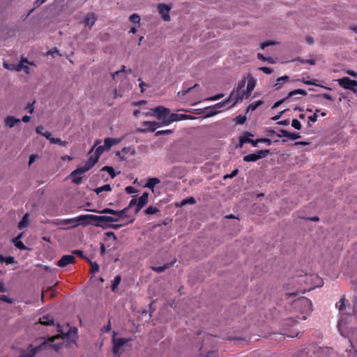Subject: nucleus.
Here are the masks:
<instances>
[{
    "mask_svg": "<svg viewBox=\"0 0 357 357\" xmlns=\"http://www.w3.org/2000/svg\"><path fill=\"white\" fill-rule=\"evenodd\" d=\"M79 225L83 227L88 225H93L97 227L96 224H101V222H108L114 220L112 218H108V215H80L77 216Z\"/></svg>",
    "mask_w": 357,
    "mask_h": 357,
    "instance_id": "f257e3e1",
    "label": "nucleus"
},
{
    "mask_svg": "<svg viewBox=\"0 0 357 357\" xmlns=\"http://www.w3.org/2000/svg\"><path fill=\"white\" fill-rule=\"evenodd\" d=\"M128 208L126 207L122 210L116 211L114 210L112 208H105L102 209V211H98L96 209H88V211L94 212V213H109L114 215H118V218L112 217L114 220H112L111 222H118L121 220H123L126 218H128V215L126 214L128 211ZM108 218H111V216H108Z\"/></svg>",
    "mask_w": 357,
    "mask_h": 357,
    "instance_id": "f03ea898",
    "label": "nucleus"
},
{
    "mask_svg": "<svg viewBox=\"0 0 357 357\" xmlns=\"http://www.w3.org/2000/svg\"><path fill=\"white\" fill-rule=\"evenodd\" d=\"M151 111L155 114V116L158 120H161L162 123H160L165 126L169 125L170 123H167L168 118L171 116L170 109L162 106H158L151 109Z\"/></svg>",
    "mask_w": 357,
    "mask_h": 357,
    "instance_id": "7ed1b4c3",
    "label": "nucleus"
},
{
    "mask_svg": "<svg viewBox=\"0 0 357 357\" xmlns=\"http://www.w3.org/2000/svg\"><path fill=\"white\" fill-rule=\"evenodd\" d=\"M245 84H246V78L244 77L243 79L241 80V82H239V83L238 84V87L236 89V93L234 94V92L233 91L231 93L228 100L216 104L215 107L217 108L220 109L223 107H225L230 99H232L234 101L236 98H238V96H241L242 95L243 92H245V91H243V89L245 87Z\"/></svg>",
    "mask_w": 357,
    "mask_h": 357,
    "instance_id": "20e7f679",
    "label": "nucleus"
},
{
    "mask_svg": "<svg viewBox=\"0 0 357 357\" xmlns=\"http://www.w3.org/2000/svg\"><path fill=\"white\" fill-rule=\"evenodd\" d=\"M245 84H246V78L244 77L243 79L241 80V82H239V83L238 84V87L236 89V93L234 94V92L233 91L231 93L228 100L216 104L215 107L217 108L220 109L223 107H225L230 99H232L234 101L236 98H238V96H241L242 95L243 92H245V91H243V89L245 87Z\"/></svg>",
    "mask_w": 357,
    "mask_h": 357,
    "instance_id": "39448f33",
    "label": "nucleus"
},
{
    "mask_svg": "<svg viewBox=\"0 0 357 357\" xmlns=\"http://www.w3.org/2000/svg\"><path fill=\"white\" fill-rule=\"evenodd\" d=\"M248 79V84H247V89L246 91L243 92L242 95L241 96H238L234 100L233 105H235L238 102H241L243 101V99H248L252 91L254 90L255 86H256V80L254 77H252L251 75H249Z\"/></svg>",
    "mask_w": 357,
    "mask_h": 357,
    "instance_id": "423d86ee",
    "label": "nucleus"
},
{
    "mask_svg": "<svg viewBox=\"0 0 357 357\" xmlns=\"http://www.w3.org/2000/svg\"><path fill=\"white\" fill-rule=\"evenodd\" d=\"M54 225L61 226L64 229H69L76 227L79 225L77 216L73 218L56 220L52 222Z\"/></svg>",
    "mask_w": 357,
    "mask_h": 357,
    "instance_id": "0eeeda50",
    "label": "nucleus"
},
{
    "mask_svg": "<svg viewBox=\"0 0 357 357\" xmlns=\"http://www.w3.org/2000/svg\"><path fill=\"white\" fill-rule=\"evenodd\" d=\"M132 340V338H123V337H119V338H112V343H113V348H112V352L114 355L120 356L122 354V352H120V349L123 346H125L127 344L128 342H130Z\"/></svg>",
    "mask_w": 357,
    "mask_h": 357,
    "instance_id": "6e6552de",
    "label": "nucleus"
},
{
    "mask_svg": "<svg viewBox=\"0 0 357 357\" xmlns=\"http://www.w3.org/2000/svg\"><path fill=\"white\" fill-rule=\"evenodd\" d=\"M98 160L99 157L96 155L94 154L91 155L84 166L79 167L74 170V174L76 173H85L88 172L98 162Z\"/></svg>",
    "mask_w": 357,
    "mask_h": 357,
    "instance_id": "1a4fd4ad",
    "label": "nucleus"
},
{
    "mask_svg": "<svg viewBox=\"0 0 357 357\" xmlns=\"http://www.w3.org/2000/svg\"><path fill=\"white\" fill-rule=\"evenodd\" d=\"M337 82L339 85L345 89L352 91L353 92H356V87H357V81L351 79L348 77H344L340 79H337Z\"/></svg>",
    "mask_w": 357,
    "mask_h": 357,
    "instance_id": "9d476101",
    "label": "nucleus"
},
{
    "mask_svg": "<svg viewBox=\"0 0 357 357\" xmlns=\"http://www.w3.org/2000/svg\"><path fill=\"white\" fill-rule=\"evenodd\" d=\"M294 95H301V96H305L307 95V92H306V91H305L303 89H301L293 90V91H290L285 98L275 102V104L273 105L272 108L275 109V108L278 107L283 102L289 101V100L291 98H293V96Z\"/></svg>",
    "mask_w": 357,
    "mask_h": 357,
    "instance_id": "9b49d317",
    "label": "nucleus"
},
{
    "mask_svg": "<svg viewBox=\"0 0 357 357\" xmlns=\"http://www.w3.org/2000/svg\"><path fill=\"white\" fill-rule=\"evenodd\" d=\"M157 8L162 20L165 22H169L170 20L169 11L172 8V5L163 3H159Z\"/></svg>",
    "mask_w": 357,
    "mask_h": 357,
    "instance_id": "f8f14e48",
    "label": "nucleus"
},
{
    "mask_svg": "<svg viewBox=\"0 0 357 357\" xmlns=\"http://www.w3.org/2000/svg\"><path fill=\"white\" fill-rule=\"evenodd\" d=\"M252 136H253V135L249 132H245L243 134V135L242 137H241L239 139L238 146L242 147L245 143H249V144H251L252 145V146L257 147L258 146L257 139L256 140H253L250 138V137H252Z\"/></svg>",
    "mask_w": 357,
    "mask_h": 357,
    "instance_id": "ddd939ff",
    "label": "nucleus"
},
{
    "mask_svg": "<svg viewBox=\"0 0 357 357\" xmlns=\"http://www.w3.org/2000/svg\"><path fill=\"white\" fill-rule=\"evenodd\" d=\"M142 125L145 127L143 129H140V132H154L158 127L160 126V123H157L155 121H144L142 122Z\"/></svg>",
    "mask_w": 357,
    "mask_h": 357,
    "instance_id": "4468645a",
    "label": "nucleus"
},
{
    "mask_svg": "<svg viewBox=\"0 0 357 357\" xmlns=\"http://www.w3.org/2000/svg\"><path fill=\"white\" fill-rule=\"evenodd\" d=\"M75 258L72 255H63L57 262V266L59 267H66L68 264H74Z\"/></svg>",
    "mask_w": 357,
    "mask_h": 357,
    "instance_id": "2eb2a0df",
    "label": "nucleus"
},
{
    "mask_svg": "<svg viewBox=\"0 0 357 357\" xmlns=\"http://www.w3.org/2000/svg\"><path fill=\"white\" fill-rule=\"evenodd\" d=\"M149 194L144 192L139 199H137V207L135 208V214H137L144 206L148 204Z\"/></svg>",
    "mask_w": 357,
    "mask_h": 357,
    "instance_id": "dca6fc26",
    "label": "nucleus"
},
{
    "mask_svg": "<svg viewBox=\"0 0 357 357\" xmlns=\"http://www.w3.org/2000/svg\"><path fill=\"white\" fill-rule=\"evenodd\" d=\"M194 117L184 114H172L171 116H169L167 123H172L174 121H178L185 119H192Z\"/></svg>",
    "mask_w": 357,
    "mask_h": 357,
    "instance_id": "f3484780",
    "label": "nucleus"
},
{
    "mask_svg": "<svg viewBox=\"0 0 357 357\" xmlns=\"http://www.w3.org/2000/svg\"><path fill=\"white\" fill-rule=\"evenodd\" d=\"M97 20V16L94 13H88L83 21V23L86 26L91 29L96 23Z\"/></svg>",
    "mask_w": 357,
    "mask_h": 357,
    "instance_id": "a211bd4d",
    "label": "nucleus"
},
{
    "mask_svg": "<svg viewBox=\"0 0 357 357\" xmlns=\"http://www.w3.org/2000/svg\"><path fill=\"white\" fill-rule=\"evenodd\" d=\"M112 222H101V224H96L98 227H101L102 229H108L111 228L113 229H118L126 224H112Z\"/></svg>",
    "mask_w": 357,
    "mask_h": 357,
    "instance_id": "6ab92c4d",
    "label": "nucleus"
},
{
    "mask_svg": "<svg viewBox=\"0 0 357 357\" xmlns=\"http://www.w3.org/2000/svg\"><path fill=\"white\" fill-rule=\"evenodd\" d=\"M63 334L66 339L75 342L77 338V329L75 328H70L68 332Z\"/></svg>",
    "mask_w": 357,
    "mask_h": 357,
    "instance_id": "aec40b11",
    "label": "nucleus"
},
{
    "mask_svg": "<svg viewBox=\"0 0 357 357\" xmlns=\"http://www.w3.org/2000/svg\"><path fill=\"white\" fill-rule=\"evenodd\" d=\"M198 89L201 91L199 84H195L190 87L185 86V84H184L183 89L178 93V96H185L192 90L197 91Z\"/></svg>",
    "mask_w": 357,
    "mask_h": 357,
    "instance_id": "412c9836",
    "label": "nucleus"
},
{
    "mask_svg": "<svg viewBox=\"0 0 357 357\" xmlns=\"http://www.w3.org/2000/svg\"><path fill=\"white\" fill-rule=\"evenodd\" d=\"M176 262V260H174L169 263H166L163 266H152L151 267V269L153 271H154L155 272L158 273H162V272H164L166 269L170 268L171 266H172L174 263Z\"/></svg>",
    "mask_w": 357,
    "mask_h": 357,
    "instance_id": "4be33fe9",
    "label": "nucleus"
},
{
    "mask_svg": "<svg viewBox=\"0 0 357 357\" xmlns=\"http://www.w3.org/2000/svg\"><path fill=\"white\" fill-rule=\"evenodd\" d=\"M4 122L8 127L11 128L14 127L16 123H20V119H17L13 116H8L4 119Z\"/></svg>",
    "mask_w": 357,
    "mask_h": 357,
    "instance_id": "5701e85b",
    "label": "nucleus"
},
{
    "mask_svg": "<svg viewBox=\"0 0 357 357\" xmlns=\"http://www.w3.org/2000/svg\"><path fill=\"white\" fill-rule=\"evenodd\" d=\"M130 153L131 155H135V150H132L130 147H124L122 149L121 151L116 152V155H118L121 160H125V155Z\"/></svg>",
    "mask_w": 357,
    "mask_h": 357,
    "instance_id": "b1692460",
    "label": "nucleus"
},
{
    "mask_svg": "<svg viewBox=\"0 0 357 357\" xmlns=\"http://www.w3.org/2000/svg\"><path fill=\"white\" fill-rule=\"evenodd\" d=\"M40 323L45 326H52L54 324L52 317L49 314L40 318Z\"/></svg>",
    "mask_w": 357,
    "mask_h": 357,
    "instance_id": "393cba45",
    "label": "nucleus"
},
{
    "mask_svg": "<svg viewBox=\"0 0 357 357\" xmlns=\"http://www.w3.org/2000/svg\"><path fill=\"white\" fill-rule=\"evenodd\" d=\"M160 183V180L158 178L153 177L148 179L147 183L144 185L146 188L153 190L154 187Z\"/></svg>",
    "mask_w": 357,
    "mask_h": 357,
    "instance_id": "a878e982",
    "label": "nucleus"
},
{
    "mask_svg": "<svg viewBox=\"0 0 357 357\" xmlns=\"http://www.w3.org/2000/svg\"><path fill=\"white\" fill-rule=\"evenodd\" d=\"M296 305H303L307 307L309 310H311L312 303L310 299L302 297L296 301Z\"/></svg>",
    "mask_w": 357,
    "mask_h": 357,
    "instance_id": "bb28decb",
    "label": "nucleus"
},
{
    "mask_svg": "<svg viewBox=\"0 0 357 357\" xmlns=\"http://www.w3.org/2000/svg\"><path fill=\"white\" fill-rule=\"evenodd\" d=\"M74 171H73L69 175V177L72 178V181L75 184H79L82 183V177L81 176L82 174L84 173H76L74 174Z\"/></svg>",
    "mask_w": 357,
    "mask_h": 357,
    "instance_id": "cd10ccee",
    "label": "nucleus"
},
{
    "mask_svg": "<svg viewBox=\"0 0 357 357\" xmlns=\"http://www.w3.org/2000/svg\"><path fill=\"white\" fill-rule=\"evenodd\" d=\"M47 346V343L46 342H42L40 345L33 347L29 352H30L32 356L35 357L36 354L40 351V350L46 348Z\"/></svg>",
    "mask_w": 357,
    "mask_h": 357,
    "instance_id": "c85d7f7f",
    "label": "nucleus"
},
{
    "mask_svg": "<svg viewBox=\"0 0 357 357\" xmlns=\"http://www.w3.org/2000/svg\"><path fill=\"white\" fill-rule=\"evenodd\" d=\"M3 66L5 68L10 70L20 71L22 69V65L21 63H18L17 65H14V64H8L6 63H3Z\"/></svg>",
    "mask_w": 357,
    "mask_h": 357,
    "instance_id": "c756f323",
    "label": "nucleus"
},
{
    "mask_svg": "<svg viewBox=\"0 0 357 357\" xmlns=\"http://www.w3.org/2000/svg\"><path fill=\"white\" fill-rule=\"evenodd\" d=\"M264 104V101L261 100H258L256 102H252L248 105L247 107V111H255L258 107Z\"/></svg>",
    "mask_w": 357,
    "mask_h": 357,
    "instance_id": "7c9ffc66",
    "label": "nucleus"
},
{
    "mask_svg": "<svg viewBox=\"0 0 357 357\" xmlns=\"http://www.w3.org/2000/svg\"><path fill=\"white\" fill-rule=\"evenodd\" d=\"M13 243L15 247L22 250H26V247L24 244L20 240V236L13 239Z\"/></svg>",
    "mask_w": 357,
    "mask_h": 357,
    "instance_id": "2f4dec72",
    "label": "nucleus"
},
{
    "mask_svg": "<svg viewBox=\"0 0 357 357\" xmlns=\"http://www.w3.org/2000/svg\"><path fill=\"white\" fill-rule=\"evenodd\" d=\"M121 281V277L120 275H117L115 276L114 280L112 281V284L111 286V289L112 291H115L116 287L120 284Z\"/></svg>",
    "mask_w": 357,
    "mask_h": 357,
    "instance_id": "473e14b6",
    "label": "nucleus"
},
{
    "mask_svg": "<svg viewBox=\"0 0 357 357\" xmlns=\"http://www.w3.org/2000/svg\"><path fill=\"white\" fill-rule=\"evenodd\" d=\"M112 188L109 184H105L101 187L97 188L94 190V192L99 195L103 191H111Z\"/></svg>",
    "mask_w": 357,
    "mask_h": 357,
    "instance_id": "72a5a7b5",
    "label": "nucleus"
},
{
    "mask_svg": "<svg viewBox=\"0 0 357 357\" xmlns=\"http://www.w3.org/2000/svg\"><path fill=\"white\" fill-rule=\"evenodd\" d=\"M270 150L269 149H265V150H259L257 151L255 154L257 155V157L258 160L261 159L267 156L268 154H270Z\"/></svg>",
    "mask_w": 357,
    "mask_h": 357,
    "instance_id": "f704fd0d",
    "label": "nucleus"
},
{
    "mask_svg": "<svg viewBox=\"0 0 357 357\" xmlns=\"http://www.w3.org/2000/svg\"><path fill=\"white\" fill-rule=\"evenodd\" d=\"M27 217H28V214H25L24 215V217L22 218V219L20 221V222L18 223V228L20 229H24V227H26V225H28V219H27Z\"/></svg>",
    "mask_w": 357,
    "mask_h": 357,
    "instance_id": "c9c22d12",
    "label": "nucleus"
},
{
    "mask_svg": "<svg viewBox=\"0 0 357 357\" xmlns=\"http://www.w3.org/2000/svg\"><path fill=\"white\" fill-rule=\"evenodd\" d=\"M243 160L245 162H256L257 160H258V158L257 157V155L255 153L245 155L243 157Z\"/></svg>",
    "mask_w": 357,
    "mask_h": 357,
    "instance_id": "e433bc0d",
    "label": "nucleus"
},
{
    "mask_svg": "<svg viewBox=\"0 0 357 357\" xmlns=\"http://www.w3.org/2000/svg\"><path fill=\"white\" fill-rule=\"evenodd\" d=\"M101 171H105L108 172V174L111 176V178H113L116 176V173L114 172V169L112 167L110 166H105L101 169Z\"/></svg>",
    "mask_w": 357,
    "mask_h": 357,
    "instance_id": "4c0bfd02",
    "label": "nucleus"
},
{
    "mask_svg": "<svg viewBox=\"0 0 357 357\" xmlns=\"http://www.w3.org/2000/svg\"><path fill=\"white\" fill-rule=\"evenodd\" d=\"M50 143L54 144H59L62 146H66L68 144L66 141H62V140H61V139L55 138V137H53L52 139H50Z\"/></svg>",
    "mask_w": 357,
    "mask_h": 357,
    "instance_id": "58836bf2",
    "label": "nucleus"
},
{
    "mask_svg": "<svg viewBox=\"0 0 357 357\" xmlns=\"http://www.w3.org/2000/svg\"><path fill=\"white\" fill-rule=\"evenodd\" d=\"M159 211H160V210L157 207L150 206L144 211V213L146 215H153Z\"/></svg>",
    "mask_w": 357,
    "mask_h": 357,
    "instance_id": "ea45409f",
    "label": "nucleus"
},
{
    "mask_svg": "<svg viewBox=\"0 0 357 357\" xmlns=\"http://www.w3.org/2000/svg\"><path fill=\"white\" fill-rule=\"evenodd\" d=\"M89 263H90V265H91V273L92 274H95L96 273H97L98 271H99V265L97 262L96 261H89Z\"/></svg>",
    "mask_w": 357,
    "mask_h": 357,
    "instance_id": "a19ab883",
    "label": "nucleus"
},
{
    "mask_svg": "<svg viewBox=\"0 0 357 357\" xmlns=\"http://www.w3.org/2000/svg\"><path fill=\"white\" fill-rule=\"evenodd\" d=\"M195 202H196L195 199L193 197H188V198H186V199L182 200L181 202V206H185L188 204H195Z\"/></svg>",
    "mask_w": 357,
    "mask_h": 357,
    "instance_id": "79ce46f5",
    "label": "nucleus"
},
{
    "mask_svg": "<svg viewBox=\"0 0 357 357\" xmlns=\"http://www.w3.org/2000/svg\"><path fill=\"white\" fill-rule=\"evenodd\" d=\"M129 20L132 23L139 24L140 17L138 14L133 13L130 16Z\"/></svg>",
    "mask_w": 357,
    "mask_h": 357,
    "instance_id": "37998d69",
    "label": "nucleus"
},
{
    "mask_svg": "<svg viewBox=\"0 0 357 357\" xmlns=\"http://www.w3.org/2000/svg\"><path fill=\"white\" fill-rule=\"evenodd\" d=\"M105 151H107V150H106V149L105 148L104 145L103 146H98L96 149V151H95V155H96L97 156H98L100 158V156L105 152Z\"/></svg>",
    "mask_w": 357,
    "mask_h": 357,
    "instance_id": "c03bdc74",
    "label": "nucleus"
},
{
    "mask_svg": "<svg viewBox=\"0 0 357 357\" xmlns=\"http://www.w3.org/2000/svg\"><path fill=\"white\" fill-rule=\"evenodd\" d=\"M291 126L295 128L296 130H301V128H302V125L301 123V122L296 119H294L291 121Z\"/></svg>",
    "mask_w": 357,
    "mask_h": 357,
    "instance_id": "a18cd8bd",
    "label": "nucleus"
},
{
    "mask_svg": "<svg viewBox=\"0 0 357 357\" xmlns=\"http://www.w3.org/2000/svg\"><path fill=\"white\" fill-rule=\"evenodd\" d=\"M305 84H307V85H314V86H320V87H322V88H324V89H329V90L331 89V88L324 86H323L321 84H317L316 79H312V80H310V81H308V82H305Z\"/></svg>",
    "mask_w": 357,
    "mask_h": 357,
    "instance_id": "49530a36",
    "label": "nucleus"
},
{
    "mask_svg": "<svg viewBox=\"0 0 357 357\" xmlns=\"http://www.w3.org/2000/svg\"><path fill=\"white\" fill-rule=\"evenodd\" d=\"M112 146L113 145L111 142V137H107L104 139V146L106 150H107V151L110 150Z\"/></svg>",
    "mask_w": 357,
    "mask_h": 357,
    "instance_id": "de8ad7c7",
    "label": "nucleus"
},
{
    "mask_svg": "<svg viewBox=\"0 0 357 357\" xmlns=\"http://www.w3.org/2000/svg\"><path fill=\"white\" fill-rule=\"evenodd\" d=\"M296 60L303 64L308 63L310 65H314L316 63V61L314 59H303L298 58Z\"/></svg>",
    "mask_w": 357,
    "mask_h": 357,
    "instance_id": "09e8293b",
    "label": "nucleus"
},
{
    "mask_svg": "<svg viewBox=\"0 0 357 357\" xmlns=\"http://www.w3.org/2000/svg\"><path fill=\"white\" fill-rule=\"evenodd\" d=\"M313 96L317 97V98H324L329 100H334V98L328 93L317 94V95H314Z\"/></svg>",
    "mask_w": 357,
    "mask_h": 357,
    "instance_id": "8fccbe9b",
    "label": "nucleus"
},
{
    "mask_svg": "<svg viewBox=\"0 0 357 357\" xmlns=\"http://www.w3.org/2000/svg\"><path fill=\"white\" fill-rule=\"evenodd\" d=\"M288 138L291 140H295L301 138V135L298 132H289Z\"/></svg>",
    "mask_w": 357,
    "mask_h": 357,
    "instance_id": "3c124183",
    "label": "nucleus"
},
{
    "mask_svg": "<svg viewBox=\"0 0 357 357\" xmlns=\"http://www.w3.org/2000/svg\"><path fill=\"white\" fill-rule=\"evenodd\" d=\"M173 132L172 130H158L155 132V136H160L163 135H169Z\"/></svg>",
    "mask_w": 357,
    "mask_h": 357,
    "instance_id": "603ef678",
    "label": "nucleus"
},
{
    "mask_svg": "<svg viewBox=\"0 0 357 357\" xmlns=\"http://www.w3.org/2000/svg\"><path fill=\"white\" fill-rule=\"evenodd\" d=\"M137 196H133L132 199L130 200L128 206H127V208H128V209H130L132 207H133L134 206H135L137 207Z\"/></svg>",
    "mask_w": 357,
    "mask_h": 357,
    "instance_id": "864d4df0",
    "label": "nucleus"
},
{
    "mask_svg": "<svg viewBox=\"0 0 357 357\" xmlns=\"http://www.w3.org/2000/svg\"><path fill=\"white\" fill-rule=\"evenodd\" d=\"M0 301H4L7 303H13L14 300L6 295L0 296Z\"/></svg>",
    "mask_w": 357,
    "mask_h": 357,
    "instance_id": "5fc2aeb1",
    "label": "nucleus"
},
{
    "mask_svg": "<svg viewBox=\"0 0 357 357\" xmlns=\"http://www.w3.org/2000/svg\"><path fill=\"white\" fill-rule=\"evenodd\" d=\"M259 70L264 72V73L267 75H270L273 73V69L268 67H260L259 68Z\"/></svg>",
    "mask_w": 357,
    "mask_h": 357,
    "instance_id": "6e6d98bb",
    "label": "nucleus"
},
{
    "mask_svg": "<svg viewBox=\"0 0 357 357\" xmlns=\"http://www.w3.org/2000/svg\"><path fill=\"white\" fill-rule=\"evenodd\" d=\"M258 144L259 143H265L267 145H271L272 144V141L268 138H259L257 139Z\"/></svg>",
    "mask_w": 357,
    "mask_h": 357,
    "instance_id": "4d7b16f0",
    "label": "nucleus"
},
{
    "mask_svg": "<svg viewBox=\"0 0 357 357\" xmlns=\"http://www.w3.org/2000/svg\"><path fill=\"white\" fill-rule=\"evenodd\" d=\"M246 120V117L245 116L238 115L236 117V121L237 123L243 124Z\"/></svg>",
    "mask_w": 357,
    "mask_h": 357,
    "instance_id": "13d9d810",
    "label": "nucleus"
},
{
    "mask_svg": "<svg viewBox=\"0 0 357 357\" xmlns=\"http://www.w3.org/2000/svg\"><path fill=\"white\" fill-rule=\"evenodd\" d=\"M279 131L280 133L277 135L278 137H288V135H289L288 130H284V129H280Z\"/></svg>",
    "mask_w": 357,
    "mask_h": 357,
    "instance_id": "bf43d9fd",
    "label": "nucleus"
},
{
    "mask_svg": "<svg viewBox=\"0 0 357 357\" xmlns=\"http://www.w3.org/2000/svg\"><path fill=\"white\" fill-rule=\"evenodd\" d=\"M275 44H276L275 42L271 41V40H268L266 42L261 43V48L264 49L265 47H266L269 45H275Z\"/></svg>",
    "mask_w": 357,
    "mask_h": 357,
    "instance_id": "052dcab7",
    "label": "nucleus"
},
{
    "mask_svg": "<svg viewBox=\"0 0 357 357\" xmlns=\"http://www.w3.org/2000/svg\"><path fill=\"white\" fill-rule=\"evenodd\" d=\"M35 103V101H33L32 103H29L26 107V109L29 114H32L33 112L34 108H33V104Z\"/></svg>",
    "mask_w": 357,
    "mask_h": 357,
    "instance_id": "680f3d73",
    "label": "nucleus"
},
{
    "mask_svg": "<svg viewBox=\"0 0 357 357\" xmlns=\"http://www.w3.org/2000/svg\"><path fill=\"white\" fill-rule=\"evenodd\" d=\"M5 263L6 264H13L15 262V258L13 257H11V256H9V257H6L5 258Z\"/></svg>",
    "mask_w": 357,
    "mask_h": 357,
    "instance_id": "e2e57ef3",
    "label": "nucleus"
},
{
    "mask_svg": "<svg viewBox=\"0 0 357 357\" xmlns=\"http://www.w3.org/2000/svg\"><path fill=\"white\" fill-rule=\"evenodd\" d=\"M125 191L128 194H132V193H135L136 192L135 188L134 187H132V186H127L125 188Z\"/></svg>",
    "mask_w": 357,
    "mask_h": 357,
    "instance_id": "0e129e2a",
    "label": "nucleus"
},
{
    "mask_svg": "<svg viewBox=\"0 0 357 357\" xmlns=\"http://www.w3.org/2000/svg\"><path fill=\"white\" fill-rule=\"evenodd\" d=\"M222 97H223V94L222 93H219V94H217V95H215L214 96L210 97L207 100H216L220 99Z\"/></svg>",
    "mask_w": 357,
    "mask_h": 357,
    "instance_id": "69168bd1",
    "label": "nucleus"
},
{
    "mask_svg": "<svg viewBox=\"0 0 357 357\" xmlns=\"http://www.w3.org/2000/svg\"><path fill=\"white\" fill-rule=\"evenodd\" d=\"M123 139V137H121V138H111V142H112V145H116V144H119Z\"/></svg>",
    "mask_w": 357,
    "mask_h": 357,
    "instance_id": "338daca9",
    "label": "nucleus"
},
{
    "mask_svg": "<svg viewBox=\"0 0 357 357\" xmlns=\"http://www.w3.org/2000/svg\"><path fill=\"white\" fill-rule=\"evenodd\" d=\"M111 329V324H110V321H108V324L107 326H104L102 328V331L103 333H107L110 331Z\"/></svg>",
    "mask_w": 357,
    "mask_h": 357,
    "instance_id": "774afa93",
    "label": "nucleus"
}]
</instances>
